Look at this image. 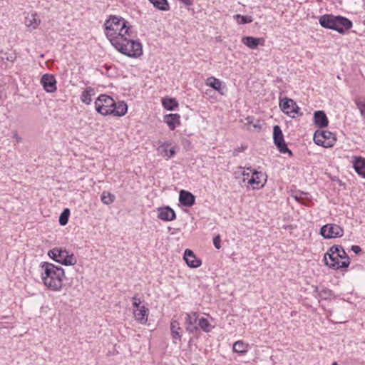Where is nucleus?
Returning a JSON list of instances; mask_svg holds the SVG:
<instances>
[{"instance_id":"nucleus-8","label":"nucleus","mask_w":365,"mask_h":365,"mask_svg":"<svg viewBox=\"0 0 365 365\" xmlns=\"http://www.w3.org/2000/svg\"><path fill=\"white\" fill-rule=\"evenodd\" d=\"M320 234L325 239L341 237L344 235V230L336 224H327L322 227Z\"/></svg>"},{"instance_id":"nucleus-21","label":"nucleus","mask_w":365,"mask_h":365,"mask_svg":"<svg viewBox=\"0 0 365 365\" xmlns=\"http://www.w3.org/2000/svg\"><path fill=\"white\" fill-rule=\"evenodd\" d=\"M314 120L316 125L320 128H325L328 125L329 120L325 114L322 110H318L314 113Z\"/></svg>"},{"instance_id":"nucleus-35","label":"nucleus","mask_w":365,"mask_h":365,"mask_svg":"<svg viewBox=\"0 0 365 365\" xmlns=\"http://www.w3.org/2000/svg\"><path fill=\"white\" fill-rule=\"evenodd\" d=\"M355 103L356 104L357 108L360 111L361 116L365 120V103L359 100H356Z\"/></svg>"},{"instance_id":"nucleus-23","label":"nucleus","mask_w":365,"mask_h":365,"mask_svg":"<svg viewBox=\"0 0 365 365\" xmlns=\"http://www.w3.org/2000/svg\"><path fill=\"white\" fill-rule=\"evenodd\" d=\"M353 166L355 171L365 178V158L362 157H354Z\"/></svg>"},{"instance_id":"nucleus-42","label":"nucleus","mask_w":365,"mask_h":365,"mask_svg":"<svg viewBox=\"0 0 365 365\" xmlns=\"http://www.w3.org/2000/svg\"><path fill=\"white\" fill-rule=\"evenodd\" d=\"M140 300H138V302H133V306L135 308V309H138L139 307H140L141 306H140Z\"/></svg>"},{"instance_id":"nucleus-30","label":"nucleus","mask_w":365,"mask_h":365,"mask_svg":"<svg viewBox=\"0 0 365 365\" xmlns=\"http://www.w3.org/2000/svg\"><path fill=\"white\" fill-rule=\"evenodd\" d=\"M163 107L168 110H173L178 107V103L174 98H165L162 100Z\"/></svg>"},{"instance_id":"nucleus-17","label":"nucleus","mask_w":365,"mask_h":365,"mask_svg":"<svg viewBox=\"0 0 365 365\" xmlns=\"http://www.w3.org/2000/svg\"><path fill=\"white\" fill-rule=\"evenodd\" d=\"M183 257L190 267L197 268L201 265V260L198 259L194 252L189 249L185 250Z\"/></svg>"},{"instance_id":"nucleus-33","label":"nucleus","mask_w":365,"mask_h":365,"mask_svg":"<svg viewBox=\"0 0 365 365\" xmlns=\"http://www.w3.org/2000/svg\"><path fill=\"white\" fill-rule=\"evenodd\" d=\"M234 18L237 20V23L240 24H245L248 23L252 22V17L250 16H242L241 14H237L234 16Z\"/></svg>"},{"instance_id":"nucleus-45","label":"nucleus","mask_w":365,"mask_h":365,"mask_svg":"<svg viewBox=\"0 0 365 365\" xmlns=\"http://www.w3.org/2000/svg\"><path fill=\"white\" fill-rule=\"evenodd\" d=\"M132 299H133V302H138V300H140V299L137 298L136 296L133 297L132 298Z\"/></svg>"},{"instance_id":"nucleus-39","label":"nucleus","mask_w":365,"mask_h":365,"mask_svg":"<svg viewBox=\"0 0 365 365\" xmlns=\"http://www.w3.org/2000/svg\"><path fill=\"white\" fill-rule=\"evenodd\" d=\"M302 195H303V194H300V195H299V196H298V195H296V196H295V199H296L298 202H301L302 204L305 205H308V204H307V203H306L305 202H304V198L302 197Z\"/></svg>"},{"instance_id":"nucleus-38","label":"nucleus","mask_w":365,"mask_h":365,"mask_svg":"<svg viewBox=\"0 0 365 365\" xmlns=\"http://www.w3.org/2000/svg\"><path fill=\"white\" fill-rule=\"evenodd\" d=\"M254 170H252L250 168H247L246 170H245L242 173L243 179L245 178H250L252 173H253Z\"/></svg>"},{"instance_id":"nucleus-43","label":"nucleus","mask_w":365,"mask_h":365,"mask_svg":"<svg viewBox=\"0 0 365 365\" xmlns=\"http://www.w3.org/2000/svg\"><path fill=\"white\" fill-rule=\"evenodd\" d=\"M243 149H240V148H238V149H235L233 150V155L236 156L237 155V154L241 151Z\"/></svg>"},{"instance_id":"nucleus-46","label":"nucleus","mask_w":365,"mask_h":365,"mask_svg":"<svg viewBox=\"0 0 365 365\" xmlns=\"http://www.w3.org/2000/svg\"><path fill=\"white\" fill-rule=\"evenodd\" d=\"M247 123H252V122L250 121V117H248V118H247Z\"/></svg>"},{"instance_id":"nucleus-18","label":"nucleus","mask_w":365,"mask_h":365,"mask_svg":"<svg viewBox=\"0 0 365 365\" xmlns=\"http://www.w3.org/2000/svg\"><path fill=\"white\" fill-rule=\"evenodd\" d=\"M179 201L183 206L191 207L195 204V197L191 192L182 190L180 192Z\"/></svg>"},{"instance_id":"nucleus-16","label":"nucleus","mask_w":365,"mask_h":365,"mask_svg":"<svg viewBox=\"0 0 365 365\" xmlns=\"http://www.w3.org/2000/svg\"><path fill=\"white\" fill-rule=\"evenodd\" d=\"M158 217L163 221H172L176 218V215L175 211L167 206L158 209Z\"/></svg>"},{"instance_id":"nucleus-22","label":"nucleus","mask_w":365,"mask_h":365,"mask_svg":"<svg viewBox=\"0 0 365 365\" xmlns=\"http://www.w3.org/2000/svg\"><path fill=\"white\" fill-rule=\"evenodd\" d=\"M148 309L144 306L134 310L135 319L140 324H145L148 321Z\"/></svg>"},{"instance_id":"nucleus-11","label":"nucleus","mask_w":365,"mask_h":365,"mask_svg":"<svg viewBox=\"0 0 365 365\" xmlns=\"http://www.w3.org/2000/svg\"><path fill=\"white\" fill-rule=\"evenodd\" d=\"M279 106L282 110L292 118H294L299 110V108L292 99L284 98L281 100Z\"/></svg>"},{"instance_id":"nucleus-28","label":"nucleus","mask_w":365,"mask_h":365,"mask_svg":"<svg viewBox=\"0 0 365 365\" xmlns=\"http://www.w3.org/2000/svg\"><path fill=\"white\" fill-rule=\"evenodd\" d=\"M153 6L160 11H167L170 10L168 0H150Z\"/></svg>"},{"instance_id":"nucleus-36","label":"nucleus","mask_w":365,"mask_h":365,"mask_svg":"<svg viewBox=\"0 0 365 365\" xmlns=\"http://www.w3.org/2000/svg\"><path fill=\"white\" fill-rule=\"evenodd\" d=\"M319 296L321 299H326L331 296V292L329 289H323L319 292Z\"/></svg>"},{"instance_id":"nucleus-12","label":"nucleus","mask_w":365,"mask_h":365,"mask_svg":"<svg viewBox=\"0 0 365 365\" xmlns=\"http://www.w3.org/2000/svg\"><path fill=\"white\" fill-rule=\"evenodd\" d=\"M199 314L196 312L187 313L185 317V329L189 333H196L198 331Z\"/></svg>"},{"instance_id":"nucleus-19","label":"nucleus","mask_w":365,"mask_h":365,"mask_svg":"<svg viewBox=\"0 0 365 365\" xmlns=\"http://www.w3.org/2000/svg\"><path fill=\"white\" fill-rule=\"evenodd\" d=\"M128 110V106L124 101H115V106L112 108L110 115L113 116H123Z\"/></svg>"},{"instance_id":"nucleus-14","label":"nucleus","mask_w":365,"mask_h":365,"mask_svg":"<svg viewBox=\"0 0 365 365\" xmlns=\"http://www.w3.org/2000/svg\"><path fill=\"white\" fill-rule=\"evenodd\" d=\"M205 84L212 88L222 96L225 95L227 91L225 84L218 78L213 76L207 78Z\"/></svg>"},{"instance_id":"nucleus-10","label":"nucleus","mask_w":365,"mask_h":365,"mask_svg":"<svg viewBox=\"0 0 365 365\" xmlns=\"http://www.w3.org/2000/svg\"><path fill=\"white\" fill-rule=\"evenodd\" d=\"M266 178L262 172L254 170L250 178H244L243 182H247V187L250 185L253 190L262 187L266 182Z\"/></svg>"},{"instance_id":"nucleus-47","label":"nucleus","mask_w":365,"mask_h":365,"mask_svg":"<svg viewBox=\"0 0 365 365\" xmlns=\"http://www.w3.org/2000/svg\"><path fill=\"white\" fill-rule=\"evenodd\" d=\"M332 365H337L336 362L333 363Z\"/></svg>"},{"instance_id":"nucleus-5","label":"nucleus","mask_w":365,"mask_h":365,"mask_svg":"<svg viewBox=\"0 0 365 365\" xmlns=\"http://www.w3.org/2000/svg\"><path fill=\"white\" fill-rule=\"evenodd\" d=\"M48 255L54 261L66 266L73 265L77 262L73 253L61 247H55L51 250Z\"/></svg>"},{"instance_id":"nucleus-37","label":"nucleus","mask_w":365,"mask_h":365,"mask_svg":"<svg viewBox=\"0 0 365 365\" xmlns=\"http://www.w3.org/2000/svg\"><path fill=\"white\" fill-rule=\"evenodd\" d=\"M220 242H221V240H220V237L219 235L214 237L213 245H214L215 247L217 250H219L221 247Z\"/></svg>"},{"instance_id":"nucleus-41","label":"nucleus","mask_w":365,"mask_h":365,"mask_svg":"<svg viewBox=\"0 0 365 365\" xmlns=\"http://www.w3.org/2000/svg\"><path fill=\"white\" fill-rule=\"evenodd\" d=\"M182 1L184 4L187 6H191L193 4V0H180Z\"/></svg>"},{"instance_id":"nucleus-31","label":"nucleus","mask_w":365,"mask_h":365,"mask_svg":"<svg viewBox=\"0 0 365 365\" xmlns=\"http://www.w3.org/2000/svg\"><path fill=\"white\" fill-rule=\"evenodd\" d=\"M93 91V89L89 87L82 92L81 99L83 103L87 105L91 103V102L92 101L91 92Z\"/></svg>"},{"instance_id":"nucleus-34","label":"nucleus","mask_w":365,"mask_h":365,"mask_svg":"<svg viewBox=\"0 0 365 365\" xmlns=\"http://www.w3.org/2000/svg\"><path fill=\"white\" fill-rule=\"evenodd\" d=\"M70 215L69 209H65L59 217V223L61 225H66L68 223V217Z\"/></svg>"},{"instance_id":"nucleus-26","label":"nucleus","mask_w":365,"mask_h":365,"mask_svg":"<svg viewBox=\"0 0 365 365\" xmlns=\"http://www.w3.org/2000/svg\"><path fill=\"white\" fill-rule=\"evenodd\" d=\"M249 344L242 340L237 341L233 344V351L239 354H245L248 351Z\"/></svg>"},{"instance_id":"nucleus-27","label":"nucleus","mask_w":365,"mask_h":365,"mask_svg":"<svg viewBox=\"0 0 365 365\" xmlns=\"http://www.w3.org/2000/svg\"><path fill=\"white\" fill-rule=\"evenodd\" d=\"M260 41V38H255L252 36H245L242 39V42L252 49L256 48L259 44Z\"/></svg>"},{"instance_id":"nucleus-6","label":"nucleus","mask_w":365,"mask_h":365,"mask_svg":"<svg viewBox=\"0 0 365 365\" xmlns=\"http://www.w3.org/2000/svg\"><path fill=\"white\" fill-rule=\"evenodd\" d=\"M113 106H115L113 98L106 94L100 95L95 101L96 110L103 115H110Z\"/></svg>"},{"instance_id":"nucleus-44","label":"nucleus","mask_w":365,"mask_h":365,"mask_svg":"<svg viewBox=\"0 0 365 365\" xmlns=\"http://www.w3.org/2000/svg\"><path fill=\"white\" fill-rule=\"evenodd\" d=\"M14 138H16L17 142H20L21 141V138L18 135L16 132L14 133Z\"/></svg>"},{"instance_id":"nucleus-3","label":"nucleus","mask_w":365,"mask_h":365,"mask_svg":"<svg viewBox=\"0 0 365 365\" xmlns=\"http://www.w3.org/2000/svg\"><path fill=\"white\" fill-rule=\"evenodd\" d=\"M325 264L331 268L338 269L346 268L349 264V258L341 246H332L324 255Z\"/></svg>"},{"instance_id":"nucleus-4","label":"nucleus","mask_w":365,"mask_h":365,"mask_svg":"<svg viewBox=\"0 0 365 365\" xmlns=\"http://www.w3.org/2000/svg\"><path fill=\"white\" fill-rule=\"evenodd\" d=\"M319 24L324 28L335 30L340 34L344 33L352 26V22L347 18L331 14L322 16Z\"/></svg>"},{"instance_id":"nucleus-25","label":"nucleus","mask_w":365,"mask_h":365,"mask_svg":"<svg viewBox=\"0 0 365 365\" xmlns=\"http://www.w3.org/2000/svg\"><path fill=\"white\" fill-rule=\"evenodd\" d=\"M181 329L180 323L177 320L173 319L170 323V333L174 342L177 340L181 341L182 335L180 334V331Z\"/></svg>"},{"instance_id":"nucleus-15","label":"nucleus","mask_w":365,"mask_h":365,"mask_svg":"<svg viewBox=\"0 0 365 365\" xmlns=\"http://www.w3.org/2000/svg\"><path fill=\"white\" fill-rule=\"evenodd\" d=\"M170 145V141L163 143L158 148V154L166 159H170L173 157L176 153L175 147L169 148Z\"/></svg>"},{"instance_id":"nucleus-20","label":"nucleus","mask_w":365,"mask_h":365,"mask_svg":"<svg viewBox=\"0 0 365 365\" xmlns=\"http://www.w3.org/2000/svg\"><path fill=\"white\" fill-rule=\"evenodd\" d=\"M41 24V19L36 12L34 11L28 14L26 16L25 24L26 26L36 29Z\"/></svg>"},{"instance_id":"nucleus-1","label":"nucleus","mask_w":365,"mask_h":365,"mask_svg":"<svg viewBox=\"0 0 365 365\" xmlns=\"http://www.w3.org/2000/svg\"><path fill=\"white\" fill-rule=\"evenodd\" d=\"M104 28L106 37L120 53L131 58L143 54L142 44L135 39L136 34L128 21L118 16H110Z\"/></svg>"},{"instance_id":"nucleus-40","label":"nucleus","mask_w":365,"mask_h":365,"mask_svg":"<svg viewBox=\"0 0 365 365\" xmlns=\"http://www.w3.org/2000/svg\"><path fill=\"white\" fill-rule=\"evenodd\" d=\"M351 250L355 253V254H359V252H361V249L359 246L358 245H353L351 247Z\"/></svg>"},{"instance_id":"nucleus-9","label":"nucleus","mask_w":365,"mask_h":365,"mask_svg":"<svg viewBox=\"0 0 365 365\" xmlns=\"http://www.w3.org/2000/svg\"><path fill=\"white\" fill-rule=\"evenodd\" d=\"M273 138L274 143L280 153H288L289 156L292 155V151L287 146L283 133L279 125H275L273 128Z\"/></svg>"},{"instance_id":"nucleus-24","label":"nucleus","mask_w":365,"mask_h":365,"mask_svg":"<svg viewBox=\"0 0 365 365\" xmlns=\"http://www.w3.org/2000/svg\"><path fill=\"white\" fill-rule=\"evenodd\" d=\"M180 115L179 114H168L164 116V122L167 123L171 130H175L177 125H180Z\"/></svg>"},{"instance_id":"nucleus-29","label":"nucleus","mask_w":365,"mask_h":365,"mask_svg":"<svg viewBox=\"0 0 365 365\" xmlns=\"http://www.w3.org/2000/svg\"><path fill=\"white\" fill-rule=\"evenodd\" d=\"M197 327L198 329H200L201 330L206 333L210 332L214 328V326L211 324L208 319L204 317H201L199 319Z\"/></svg>"},{"instance_id":"nucleus-2","label":"nucleus","mask_w":365,"mask_h":365,"mask_svg":"<svg viewBox=\"0 0 365 365\" xmlns=\"http://www.w3.org/2000/svg\"><path fill=\"white\" fill-rule=\"evenodd\" d=\"M41 267V279L43 284L48 289L59 292L63 287L66 278L64 269L49 262H42Z\"/></svg>"},{"instance_id":"nucleus-32","label":"nucleus","mask_w":365,"mask_h":365,"mask_svg":"<svg viewBox=\"0 0 365 365\" xmlns=\"http://www.w3.org/2000/svg\"><path fill=\"white\" fill-rule=\"evenodd\" d=\"M101 198L102 202L107 205L112 204L115 199L114 195L111 194L109 192H106V191L103 192Z\"/></svg>"},{"instance_id":"nucleus-7","label":"nucleus","mask_w":365,"mask_h":365,"mask_svg":"<svg viewBox=\"0 0 365 365\" xmlns=\"http://www.w3.org/2000/svg\"><path fill=\"white\" fill-rule=\"evenodd\" d=\"M336 140L335 135L328 130H317L314 134V143L324 148L332 147Z\"/></svg>"},{"instance_id":"nucleus-13","label":"nucleus","mask_w":365,"mask_h":365,"mask_svg":"<svg viewBox=\"0 0 365 365\" xmlns=\"http://www.w3.org/2000/svg\"><path fill=\"white\" fill-rule=\"evenodd\" d=\"M41 84L48 93H53L56 91V80L52 74H44L41 78Z\"/></svg>"}]
</instances>
